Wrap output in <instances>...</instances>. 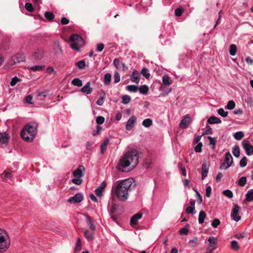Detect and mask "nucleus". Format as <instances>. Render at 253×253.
Masks as SVG:
<instances>
[{"label":"nucleus","mask_w":253,"mask_h":253,"mask_svg":"<svg viewBox=\"0 0 253 253\" xmlns=\"http://www.w3.org/2000/svg\"><path fill=\"white\" fill-rule=\"evenodd\" d=\"M126 88L129 91L135 92L138 90V86L134 85H129L126 86Z\"/></svg>","instance_id":"35"},{"label":"nucleus","mask_w":253,"mask_h":253,"mask_svg":"<svg viewBox=\"0 0 253 253\" xmlns=\"http://www.w3.org/2000/svg\"><path fill=\"white\" fill-rule=\"evenodd\" d=\"M44 17L49 21H51L54 18L55 15L51 12L46 11L44 13Z\"/></svg>","instance_id":"33"},{"label":"nucleus","mask_w":253,"mask_h":253,"mask_svg":"<svg viewBox=\"0 0 253 253\" xmlns=\"http://www.w3.org/2000/svg\"><path fill=\"white\" fill-rule=\"evenodd\" d=\"M209 171V166L207 165L206 163H203L202 164V179L204 180L206 177L207 176L208 173Z\"/></svg>","instance_id":"18"},{"label":"nucleus","mask_w":253,"mask_h":253,"mask_svg":"<svg viewBox=\"0 0 253 253\" xmlns=\"http://www.w3.org/2000/svg\"><path fill=\"white\" fill-rule=\"evenodd\" d=\"M137 118L135 116L132 115L126 122V128L127 130H130L133 127L134 124L136 122Z\"/></svg>","instance_id":"10"},{"label":"nucleus","mask_w":253,"mask_h":253,"mask_svg":"<svg viewBox=\"0 0 253 253\" xmlns=\"http://www.w3.org/2000/svg\"><path fill=\"white\" fill-rule=\"evenodd\" d=\"M189 243L193 247L196 246L199 244L198 238L194 237L193 240L189 241Z\"/></svg>","instance_id":"43"},{"label":"nucleus","mask_w":253,"mask_h":253,"mask_svg":"<svg viewBox=\"0 0 253 253\" xmlns=\"http://www.w3.org/2000/svg\"><path fill=\"white\" fill-rule=\"evenodd\" d=\"M131 80L132 82L138 84L139 82V73L137 71H134L133 72L131 75Z\"/></svg>","instance_id":"22"},{"label":"nucleus","mask_w":253,"mask_h":253,"mask_svg":"<svg viewBox=\"0 0 253 253\" xmlns=\"http://www.w3.org/2000/svg\"><path fill=\"white\" fill-rule=\"evenodd\" d=\"M70 42H74L82 47L84 44V41L82 37L76 34L72 35L70 38Z\"/></svg>","instance_id":"7"},{"label":"nucleus","mask_w":253,"mask_h":253,"mask_svg":"<svg viewBox=\"0 0 253 253\" xmlns=\"http://www.w3.org/2000/svg\"><path fill=\"white\" fill-rule=\"evenodd\" d=\"M114 65L115 67L119 70H124L125 66V64L121 62L118 58H115L113 62Z\"/></svg>","instance_id":"16"},{"label":"nucleus","mask_w":253,"mask_h":253,"mask_svg":"<svg viewBox=\"0 0 253 253\" xmlns=\"http://www.w3.org/2000/svg\"><path fill=\"white\" fill-rule=\"evenodd\" d=\"M190 123V117L189 115H187L184 119H183L179 124V127L181 128H187Z\"/></svg>","instance_id":"12"},{"label":"nucleus","mask_w":253,"mask_h":253,"mask_svg":"<svg viewBox=\"0 0 253 253\" xmlns=\"http://www.w3.org/2000/svg\"><path fill=\"white\" fill-rule=\"evenodd\" d=\"M218 114L223 117H225L228 115V112H226L223 108H219L217 110Z\"/></svg>","instance_id":"46"},{"label":"nucleus","mask_w":253,"mask_h":253,"mask_svg":"<svg viewBox=\"0 0 253 253\" xmlns=\"http://www.w3.org/2000/svg\"><path fill=\"white\" fill-rule=\"evenodd\" d=\"M55 51L56 54H61L62 53V49L59 43L55 44Z\"/></svg>","instance_id":"45"},{"label":"nucleus","mask_w":253,"mask_h":253,"mask_svg":"<svg viewBox=\"0 0 253 253\" xmlns=\"http://www.w3.org/2000/svg\"><path fill=\"white\" fill-rule=\"evenodd\" d=\"M186 212L188 214H195V207H192L191 206H189L186 210Z\"/></svg>","instance_id":"54"},{"label":"nucleus","mask_w":253,"mask_h":253,"mask_svg":"<svg viewBox=\"0 0 253 253\" xmlns=\"http://www.w3.org/2000/svg\"><path fill=\"white\" fill-rule=\"evenodd\" d=\"M109 143V139L106 138L100 145L101 153L104 154L107 149V146Z\"/></svg>","instance_id":"20"},{"label":"nucleus","mask_w":253,"mask_h":253,"mask_svg":"<svg viewBox=\"0 0 253 253\" xmlns=\"http://www.w3.org/2000/svg\"><path fill=\"white\" fill-rule=\"evenodd\" d=\"M117 211V205L113 203L111 206V208L110 210V214H113Z\"/></svg>","instance_id":"64"},{"label":"nucleus","mask_w":253,"mask_h":253,"mask_svg":"<svg viewBox=\"0 0 253 253\" xmlns=\"http://www.w3.org/2000/svg\"><path fill=\"white\" fill-rule=\"evenodd\" d=\"M203 144L201 142L198 143V144L195 147V151L196 152H201L202 147Z\"/></svg>","instance_id":"60"},{"label":"nucleus","mask_w":253,"mask_h":253,"mask_svg":"<svg viewBox=\"0 0 253 253\" xmlns=\"http://www.w3.org/2000/svg\"><path fill=\"white\" fill-rule=\"evenodd\" d=\"M111 80V75L110 73H107L104 76V83L106 85H109Z\"/></svg>","instance_id":"31"},{"label":"nucleus","mask_w":253,"mask_h":253,"mask_svg":"<svg viewBox=\"0 0 253 253\" xmlns=\"http://www.w3.org/2000/svg\"><path fill=\"white\" fill-rule=\"evenodd\" d=\"M224 162L226 163L227 168H229L231 166L233 163V158L230 152H228L225 154Z\"/></svg>","instance_id":"15"},{"label":"nucleus","mask_w":253,"mask_h":253,"mask_svg":"<svg viewBox=\"0 0 253 253\" xmlns=\"http://www.w3.org/2000/svg\"><path fill=\"white\" fill-rule=\"evenodd\" d=\"M247 164V158L246 157H244L240 162V166L241 167H245L246 166Z\"/></svg>","instance_id":"58"},{"label":"nucleus","mask_w":253,"mask_h":253,"mask_svg":"<svg viewBox=\"0 0 253 253\" xmlns=\"http://www.w3.org/2000/svg\"><path fill=\"white\" fill-rule=\"evenodd\" d=\"M153 124V121L151 119H146L142 123V125L145 127H149Z\"/></svg>","instance_id":"27"},{"label":"nucleus","mask_w":253,"mask_h":253,"mask_svg":"<svg viewBox=\"0 0 253 253\" xmlns=\"http://www.w3.org/2000/svg\"><path fill=\"white\" fill-rule=\"evenodd\" d=\"M83 200V195L81 193H77L74 196L70 197L68 202L70 203H80Z\"/></svg>","instance_id":"9"},{"label":"nucleus","mask_w":253,"mask_h":253,"mask_svg":"<svg viewBox=\"0 0 253 253\" xmlns=\"http://www.w3.org/2000/svg\"><path fill=\"white\" fill-rule=\"evenodd\" d=\"M183 12V8L182 7H179L175 10V14L176 16H180Z\"/></svg>","instance_id":"55"},{"label":"nucleus","mask_w":253,"mask_h":253,"mask_svg":"<svg viewBox=\"0 0 253 253\" xmlns=\"http://www.w3.org/2000/svg\"><path fill=\"white\" fill-rule=\"evenodd\" d=\"M25 8L29 12L34 11V7L31 3L27 2L25 5Z\"/></svg>","instance_id":"56"},{"label":"nucleus","mask_w":253,"mask_h":253,"mask_svg":"<svg viewBox=\"0 0 253 253\" xmlns=\"http://www.w3.org/2000/svg\"><path fill=\"white\" fill-rule=\"evenodd\" d=\"M232 153L235 157L237 158L239 157L240 155L239 147L237 145H235L233 148Z\"/></svg>","instance_id":"32"},{"label":"nucleus","mask_w":253,"mask_h":253,"mask_svg":"<svg viewBox=\"0 0 253 253\" xmlns=\"http://www.w3.org/2000/svg\"><path fill=\"white\" fill-rule=\"evenodd\" d=\"M85 217L86 219V223L89 226V229L95 230L96 226L92 222L91 217L88 215H86Z\"/></svg>","instance_id":"23"},{"label":"nucleus","mask_w":253,"mask_h":253,"mask_svg":"<svg viewBox=\"0 0 253 253\" xmlns=\"http://www.w3.org/2000/svg\"><path fill=\"white\" fill-rule=\"evenodd\" d=\"M49 90H44L43 91H38V95L40 97H46L49 94Z\"/></svg>","instance_id":"52"},{"label":"nucleus","mask_w":253,"mask_h":253,"mask_svg":"<svg viewBox=\"0 0 253 253\" xmlns=\"http://www.w3.org/2000/svg\"><path fill=\"white\" fill-rule=\"evenodd\" d=\"M72 84L74 85L77 86L78 87H81L83 85L82 81L79 78H75V79H73L72 81Z\"/></svg>","instance_id":"34"},{"label":"nucleus","mask_w":253,"mask_h":253,"mask_svg":"<svg viewBox=\"0 0 253 253\" xmlns=\"http://www.w3.org/2000/svg\"><path fill=\"white\" fill-rule=\"evenodd\" d=\"M130 100V97L127 95H125L122 97V103L124 104H126L129 102Z\"/></svg>","instance_id":"44"},{"label":"nucleus","mask_w":253,"mask_h":253,"mask_svg":"<svg viewBox=\"0 0 253 253\" xmlns=\"http://www.w3.org/2000/svg\"><path fill=\"white\" fill-rule=\"evenodd\" d=\"M94 231L91 229H87L85 231L84 236L88 241L93 240L94 238Z\"/></svg>","instance_id":"14"},{"label":"nucleus","mask_w":253,"mask_h":253,"mask_svg":"<svg viewBox=\"0 0 253 253\" xmlns=\"http://www.w3.org/2000/svg\"><path fill=\"white\" fill-rule=\"evenodd\" d=\"M140 92L143 94H146L149 91V87L147 85H143L138 87Z\"/></svg>","instance_id":"28"},{"label":"nucleus","mask_w":253,"mask_h":253,"mask_svg":"<svg viewBox=\"0 0 253 253\" xmlns=\"http://www.w3.org/2000/svg\"><path fill=\"white\" fill-rule=\"evenodd\" d=\"M208 138L210 140V144L213 145L212 148H214L216 142V138L212 137L211 136H208Z\"/></svg>","instance_id":"47"},{"label":"nucleus","mask_w":253,"mask_h":253,"mask_svg":"<svg viewBox=\"0 0 253 253\" xmlns=\"http://www.w3.org/2000/svg\"><path fill=\"white\" fill-rule=\"evenodd\" d=\"M220 220L217 218H215V219H214L212 221L211 225L213 227L216 228L220 224Z\"/></svg>","instance_id":"62"},{"label":"nucleus","mask_w":253,"mask_h":253,"mask_svg":"<svg viewBox=\"0 0 253 253\" xmlns=\"http://www.w3.org/2000/svg\"><path fill=\"white\" fill-rule=\"evenodd\" d=\"M141 73L146 79H149L150 77V74L148 73V70L146 68H143L142 69Z\"/></svg>","instance_id":"37"},{"label":"nucleus","mask_w":253,"mask_h":253,"mask_svg":"<svg viewBox=\"0 0 253 253\" xmlns=\"http://www.w3.org/2000/svg\"><path fill=\"white\" fill-rule=\"evenodd\" d=\"M142 216V213L141 212H138L136 214L133 215L130 220V223L131 225H134L137 224V221L140 219Z\"/></svg>","instance_id":"13"},{"label":"nucleus","mask_w":253,"mask_h":253,"mask_svg":"<svg viewBox=\"0 0 253 253\" xmlns=\"http://www.w3.org/2000/svg\"><path fill=\"white\" fill-rule=\"evenodd\" d=\"M246 200L248 202L253 201V190L251 189L248 191L247 193L246 194Z\"/></svg>","instance_id":"25"},{"label":"nucleus","mask_w":253,"mask_h":253,"mask_svg":"<svg viewBox=\"0 0 253 253\" xmlns=\"http://www.w3.org/2000/svg\"><path fill=\"white\" fill-rule=\"evenodd\" d=\"M223 193L225 196L229 198H232L233 196L232 192L230 190H225L223 191Z\"/></svg>","instance_id":"53"},{"label":"nucleus","mask_w":253,"mask_h":253,"mask_svg":"<svg viewBox=\"0 0 253 253\" xmlns=\"http://www.w3.org/2000/svg\"><path fill=\"white\" fill-rule=\"evenodd\" d=\"M247 233L243 232V233H237L236 234H235L234 237L235 238H236L237 239H240L241 238H246V237H247Z\"/></svg>","instance_id":"48"},{"label":"nucleus","mask_w":253,"mask_h":253,"mask_svg":"<svg viewBox=\"0 0 253 253\" xmlns=\"http://www.w3.org/2000/svg\"><path fill=\"white\" fill-rule=\"evenodd\" d=\"M37 125L35 124H27L21 131V137L27 142L32 141L37 134Z\"/></svg>","instance_id":"3"},{"label":"nucleus","mask_w":253,"mask_h":253,"mask_svg":"<svg viewBox=\"0 0 253 253\" xmlns=\"http://www.w3.org/2000/svg\"><path fill=\"white\" fill-rule=\"evenodd\" d=\"M6 237H8V235L5 231L0 228V253L5 251L9 247V244L6 242Z\"/></svg>","instance_id":"4"},{"label":"nucleus","mask_w":253,"mask_h":253,"mask_svg":"<svg viewBox=\"0 0 253 253\" xmlns=\"http://www.w3.org/2000/svg\"><path fill=\"white\" fill-rule=\"evenodd\" d=\"M114 83H118L120 81V76L119 74L117 72H116L114 74Z\"/></svg>","instance_id":"63"},{"label":"nucleus","mask_w":253,"mask_h":253,"mask_svg":"<svg viewBox=\"0 0 253 253\" xmlns=\"http://www.w3.org/2000/svg\"><path fill=\"white\" fill-rule=\"evenodd\" d=\"M163 84L165 85H170L172 84V81L168 75H164L163 77Z\"/></svg>","instance_id":"26"},{"label":"nucleus","mask_w":253,"mask_h":253,"mask_svg":"<svg viewBox=\"0 0 253 253\" xmlns=\"http://www.w3.org/2000/svg\"><path fill=\"white\" fill-rule=\"evenodd\" d=\"M206 216L207 214L204 211H201L200 212L198 219L199 223L200 224H203L204 222V220L206 217Z\"/></svg>","instance_id":"24"},{"label":"nucleus","mask_w":253,"mask_h":253,"mask_svg":"<svg viewBox=\"0 0 253 253\" xmlns=\"http://www.w3.org/2000/svg\"><path fill=\"white\" fill-rule=\"evenodd\" d=\"M72 182L76 185H80L82 184L83 180L81 178H77L72 179Z\"/></svg>","instance_id":"51"},{"label":"nucleus","mask_w":253,"mask_h":253,"mask_svg":"<svg viewBox=\"0 0 253 253\" xmlns=\"http://www.w3.org/2000/svg\"><path fill=\"white\" fill-rule=\"evenodd\" d=\"M231 247L232 249L235 251H238L239 249V246L236 241H232L231 242Z\"/></svg>","instance_id":"39"},{"label":"nucleus","mask_w":253,"mask_h":253,"mask_svg":"<svg viewBox=\"0 0 253 253\" xmlns=\"http://www.w3.org/2000/svg\"><path fill=\"white\" fill-rule=\"evenodd\" d=\"M20 81V79L17 77H13L10 83V85L14 86L18 82Z\"/></svg>","instance_id":"50"},{"label":"nucleus","mask_w":253,"mask_h":253,"mask_svg":"<svg viewBox=\"0 0 253 253\" xmlns=\"http://www.w3.org/2000/svg\"><path fill=\"white\" fill-rule=\"evenodd\" d=\"M82 249V243H81V240L80 238H78L77 242H76V246L75 248V251L76 252H80Z\"/></svg>","instance_id":"36"},{"label":"nucleus","mask_w":253,"mask_h":253,"mask_svg":"<svg viewBox=\"0 0 253 253\" xmlns=\"http://www.w3.org/2000/svg\"><path fill=\"white\" fill-rule=\"evenodd\" d=\"M237 50V46L234 44H232L230 45L229 53L232 56H234L236 54Z\"/></svg>","instance_id":"29"},{"label":"nucleus","mask_w":253,"mask_h":253,"mask_svg":"<svg viewBox=\"0 0 253 253\" xmlns=\"http://www.w3.org/2000/svg\"><path fill=\"white\" fill-rule=\"evenodd\" d=\"M3 174H4V180L7 181V179L11 178V173L10 172L5 170Z\"/></svg>","instance_id":"49"},{"label":"nucleus","mask_w":253,"mask_h":253,"mask_svg":"<svg viewBox=\"0 0 253 253\" xmlns=\"http://www.w3.org/2000/svg\"><path fill=\"white\" fill-rule=\"evenodd\" d=\"M235 103L233 100H230L228 101L225 108L227 109L231 110L235 108Z\"/></svg>","instance_id":"38"},{"label":"nucleus","mask_w":253,"mask_h":253,"mask_svg":"<svg viewBox=\"0 0 253 253\" xmlns=\"http://www.w3.org/2000/svg\"><path fill=\"white\" fill-rule=\"evenodd\" d=\"M240 207L238 205H235L231 213V216L235 221H238L241 219V216L239 215Z\"/></svg>","instance_id":"6"},{"label":"nucleus","mask_w":253,"mask_h":253,"mask_svg":"<svg viewBox=\"0 0 253 253\" xmlns=\"http://www.w3.org/2000/svg\"><path fill=\"white\" fill-rule=\"evenodd\" d=\"M211 194V188L210 186H208L206 189V195L207 197H210Z\"/></svg>","instance_id":"61"},{"label":"nucleus","mask_w":253,"mask_h":253,"mask_svg":"<svg viewBox=\"0 0 253 253\" xmlns=\"http://www.w3.org/2000/svg\"><path fill=\"white\" fill-rule=\"evenodd\" d=\"M90 82H87L86 84L81 88V91L87 94H90L92 91V88L90 87Z\"/></svg>","instance_id":"19"},{"label":"nucleus","mask_w":253,"mask_h":253,"mask_svg":"<svg viewBox=\"0 0 253 253\" xmlns=\"http://www.w3.org/2000/svg\"><path fill=\"white\" fill-rule=\"evenodd\" d=\"M84 171V167L83 165H80L73 172V176L76 178H81L84 176L83 172Z\"/></svg>","instance_id":"8"},{"label":"nucleus","mask_w":253,"mask_h":253,"mask_svg":"<svg viewBox=\"0 0 253 253\" xmlns=\"http://www.w3.org/2000/svg\"><path fill=\"white\" fill-rule=\"evenodd\" d=\"M131 184L132 180L130 179L117 181L112 187V193L115 194L121 201H126L128 199V192L130 190Z\"/></svg>","instance_id":"2"},{"label":"nucleus","mask_w":253,"mask_h":253,"mask_svg":"<svg viewBox=\"0 0 253 253\" xmlns=\"http://www.w3.org/2000/svg\"><path fill=\"white\" fill-rule=\"evenodd\" d=\"M43 50L42 48H38L33 53V57L34 59L40 60L43 57Z\"/></svg>","instance_id":"11"},{"label":"nucleus","mask_w":253,"mask_h":253,"mask_svg":"<svg viewBox=\"0 0 253 253\" xmlns=\"http://www.w3.org/2000/svg\"><path fill=\"white\" fill-rule=\"evenodd\" d=\"M234 137L236 140H241L244 137V133L242 131L237 132L234 134Z\"/></svg>","instance_id":"40"},{"label":"nucleus","mask_w":253,"mask_h":253,"mask_svg":"<svg viewBox=\"0 0 253 253\" xmlns=\"http://www.w3.org/2000/svg\"><path fill=\"white\" fill-rule=\"evenodd\" d=\"M105 118L103 116H98L96 119V123L99 125L103 124Z\"/></svg>","instance_id":"57"},{"label":"nucleus","mask_w":253,"mask_h":253,"mask_svg":"<svg viewBox=\"0 0 253 253\" xmlns=\"http://www.w3.org/2000/svg\"><path fill=\"white\" fill-rule=\"evenodd\" d=\"M138 153L136 150L128 151L120 159L117 168L122 172L129 171L136 167L138 163Z\"/></svg>","instance_id":"1"},{"label":"nucleus","mask_w":253,"mask_h":253,"mask_svg":"<svg viewBox=\"0 0 253 253\" xmlns=\"http://www.w3.org/2000/svg\"><path fill=\"white\" fill-rule=\"evenodd\" d=\"M44 68V65H36L31 67L30 69L33 72H37L42 70Z\"/></svg>","instance_id":"30"},{"label":"nucleus","mask_w":253,"mask_h":253,"mask_svg":"<svg viewBox=\"0 0 253 253\" xmlns=\"http://www.w3.org/2000/svg\"><path fill=\"white\" fill-rule=\"evenodd\" d=\"M242 144L247 155L250 156L253 154V146L250 144L248 140H243L242 142Z\"/></svg>","instance_id":"5"},{"label":"nucleus","mask_w":253,"mask_h":253,"mask_svg":"<svg viewBox=\"0 0 253 253\" xmlns=\"http://www.w3.org/2000/svg\"><path fill=\"white\" fill-rule=\"evenodd\" d=\"M72 43L71 44V47L72 49H74L77 51H79L80 48L81 47L80 45L77 44L76 42H71Z\"/></svg>","instance_id":"59"},{"label":"nucleus","mask_w":253,"mask_h":253,"mask_svg":"<svg viewBox=\"0 0 253 253\" xmlns=\"http://www.w3.org/2000/svg\"><path fill=\"white\" fill-rule=\"evenodd\" d=\"M247 182V178L245 176L241 177L238 180V185L240 186H244Z\"/></svg>","instance_id":"41"},{"label":"nucleus","mask_w":253,"mask_h":253,"mask_svg":"<svg viewBox=\"0 0 253 253\" xmlns=\"http://www.w3.org/2000/svg\"><path fill=\"white\" fill-rule=\"evenodd\" d=\"M221 122L220 119L215 116H211L208 120V123L209 124H219Z\"/></svg>","instance_id":"21"},{"label":"nucleus","mask_w":253,"mask_h":253,"mask_svg":"<svg viewBox=\"0 0 253 253\" xmlns=\"http://www.w3.org/2000/svg\"><path fill=\"white\" fill-rule=\"evenodd\" d=\"M76 65L79 67L80 69H83L85 67V63L84 60H82L79 61L78 62H77L76 63Z\"/></svg>","instance_id":"42"},{"label":"nucleus","mask_w":253,"mask_h":253,"mask_svg":"<svg viewBox=\"0 0 253 253\" xmlns=\"http://www.w3.org/2000/svg\"><path fill=\"white\" fill-rule=\"evenodd\" d=\"M10 138L9 136L6 132L0 133V143L6 144Z\"/></svg>","instance_id":"17"}]
</instances>
